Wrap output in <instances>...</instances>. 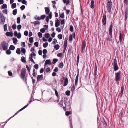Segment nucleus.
Segmentation results:
<instances>
[{"label": "nucleus", "instance_id": "f257e3e1", "mask_svg": "<svg viewBox=\"0 0 128 128\" xmlns=\"http://www.w3.org/2000/svg\"><path fill=\"white\" fill-rule=\"evenodd\" d=\"M8 43L5 41H3L0 45V49L4 50H7L8 48Z\"/></svg>", "mask_w": 128, "mask_h": 128}, {"label": "nucleus", "instance_id": "f03ea898", "mask_svg": "<svg viewBox=\"0 0 128 128\" xmlns=\"http://www.w3.org/2000/svg\"><path fill=\"white\" fill-rule=\"evenodd\" d=\"M112 3L111 2V0H108L107 9L109 13L111 12L112 7Z\"/></svg>", "mask_w": 128, "mask_h": 128}, {"label": "nucleus", "instance_id": "7ed1b4c3", "mask_svg": "<svg viewBox=\"0 0 128 128\" xmlns=\"http://www.w3.org/2000/svg\"><path fill=\"white\" fill-rule=\"evenodd\" d=\"M115 74V79L116 82H119L122 76L121 75L120 72H118L116 73Z\"/></svg>", "mask_w": 128, "mask_h": 128}, {"label": "nucleus", "instance_id": "20e7f679", "mask_svg": "<svg viewBox=\"0 0 128 128\" xmlns=\"http://www.w3.org/2000/svg\"><path fill=\"white\" fill-rule=\"evenodd\" d=\"M0 20H1L0 24L2 25L4 24L5 22L6 19L3 14L2 13H0Z\"/></svg>", "mask_w": 128, "mask_h": 128}, {"label": "nucleus", "instance_id": "39448f33", "mask_svg": "<svg viewBox=\"0 0 128 128\" xmlns=\"http://www.w3.org/2000/svg\"><path fill=\"white\" fill-rule=\"evenodd\" d=\"M26 72V70L25 68H23L21 70L20 77L23 80H24Z\"/></svg>", "mask_w": 128, "mask_h": 128}, {"label": "nucleus", "instance_id": "423d86ee", "mask_svg": "<svg viewBox=\"0 0 128 128\" xmlns=\"http://www.w3.org/2000/svg\"><path fill=\"white\" fill-rule=\"evenodd\" d=\"M114 70V71H117L119 69V67L117 63V61L116 59H114L113 62Z\"/></svg>", "mask_w": 128, "mask_h": 128}, {"label": "nucleus", "instance_id": "0eeeda50", "mask_svg": "<svg viewBox=\"0 0 128 128\" xmlns=\"http://www.w3.org/2000/svg\"><path fill=\"white\" fill-rule=\"evenodd\" d=\"M102 23L105 26L106 24V16L105 14L104 15L102 19Z\"/></svg>", "mask_w": 128, "mask_h": 128}, {"label": "nucleus", "instance_id": "6e6552de", "mask_svg": "<svg viewBox=\"0 0 128 128\" xmlns=\"http://www.w3.org/2000/svg\"><path fill=\"white\" fill-rule=\"evenodd\" d=\"M113 28V25L112 24H111L110 27V28L109 31V33L110 35L111 38H112V29Z\"/></svg>", "mask_w": 128, "mask_h": 128}, {"label": "nucleus", "instance_id": "1a4fd4ad", "mask_svg": "<svg viewBox=\"0 0 128 128\" xmlns=\"http://www.w3.org/2000/svg\"><path fill=\"white\" fill-rule=\"evenodd\" d=\"M63 79L64 80V86H66L68 85V78L66 77H64Z\"/></svg>", "mask_w": 128, "mask_h": 128}, {"label": "nucleus", "instance_id": "9d476101", "mask_svg": "<svg viewBox=\"0 0 128 128\" xmlns=\"http://www.w3.org/2000/svg\"><path fill=\"white\" fill-rule=\"evenodd\" d=\"M86 46V43L85 42H83L82 43V52L83 53L84 52L85 47Z\"/></svg>", "mask_w": 128, "mask_h": 128}, {"label": "nucleus", "instance_id": "9b49d317", "mask_svg": "<svg viewBox=\"0 0 128 128\" xmlns=\"http://www.w3.org/2000/svg\"><path fill=\"white\" fill-rule=\"evenodd\" d=\"M43 76L42 75L40 76L38 75V76L37 80L38 82H40L41 80H44Z\"/></svg>", "mask_w": 128, "mask_h": 128}, {"label": "nucleus", "instance_id": "f8f14e48", "mask_svg": "<svg viewBox=\"0 0 128 128\" xmlns=\"http://www.w3.org/2000/svg\"><path fill=\"white\" fill-rule=\"evenodd\" d=\"M60 21L58 19H56V21L55 26L56 27H58L60 25Z\"/></svg>", "mask_w": 128, "mask_h": 128}, {"label": "nucleus", "instance_id": "ddd939ff", "mask_svg": "<svg viewBox=\"0 0 128 128\" xmlns=\"http://www.w3.org/2000/svg\"><path fill=\"white\" fill-rule=\"evenodd\" d=\"M46 14L47 15H48L50 11L49 8L48 7H46L45 8Z\"/></svg>", "mask_w": 128, "mask_h": 128}, {"label": "nucleus", "instance_id": "4468645a", "mask_svg": "<svg viewBox=\"0 0 128 128\" xmlns=\"http://www.w3.org/2000/svg\"><path fill=\"white\" fill-rule=\"evenodd\" d=\"M29 104H28L26 106H24V107H23L17 113H16L15 114V115H17L20 112L22 111L24 109H25L26 108V107H27L29 105Z\"/></svg>", "mask_w": 128, "mask_h": 128}, {"label": "nucleus", "instance_id": "2eb2a0df", "mask_svg": "<svg viewBox=\"0 0 128 128\" xmlns=\"http://www.w3.org/2000/svg\"><path fill=\"white\" fill-rule=\"evenodd\" d=\"M51 62L50 60H47L45 62V65L48 64L50 65L51 64Z\"/></svg>", "mask_w": 128, "mask_h": 128}, {"label": "nucleus", "instance_id": "dca6fc26", "mask_svg": "<svg viewBox=\"0 0 128 128\" xmlns=\"http://www.w3.org/2000/svg\"><path fill=\"white\" fill-rule=\"evenodd\" d=\"M90 7L92 9L94 8V2L93 0L91 1Z\"/></svg>", "mask_w": 128, "mask_h": 128}, {"label": "nucleus", "instance_id": "f3484780", "mask_svg": "<svg viewBox=\"0 0 128 128\" xmlns=\"http://www.w3.org/2000/svg\"><path fill=\"white\" fill-rule=\"evenodd\" d=\"M124 89V87L122 86L121 88V92L120 94V97H122L123 94V91Z\"/></svg>", "mask_w": 128, "mask_h": 128}, {"label": "nucleus", "instance_id": "a211bd4d", "mask_svg": "<svg viewBox=\"0 0 128 128\" xmlns=\"http://www.w3.org/2000/svg\"><path fill=\"white\" fill-rule=\"evenodd\" d=\"M97 65L96 64H95V69L94 70V74L96 76L97 75Z\"/></svg>", "mask_w": 128, "mask_h": 128}, {"label": "nucleus", "instance_id": "6ab92c4d", "mask_svg": "<svg viewBox=\"0 0 128 128\" xmlns=\"http://www.w3.org/2000/svg\"><path fill=\"white\" fill-rule=\"evenodd\" d=\"M6 35L8 36H10L11 37H12L13 36V34L11 33L10 32H8L6 33Z\"/></svg>", "mask_w": 128, "mask_h": 128}, {"label": "nucleus", "instance_id": "aec40b11", "mask_svg": "<svg viewBox=\"0 0 128 128\" xmlns=\"http://www.w3.org/2000/svg\"><path fill=\"white\" fill-rule=\"evenodd\" d=\"M34 25L35 26L37 25H39L40 24V22L38 21H36L34 22Z\"/></svg>", "mask_w": 128, "mask_h": 128}, {"label": "nucleus", "instance_id": "412c9836", "mask_svg": "<svg viewBox=\"0 0 128 128\" xmlns=\"http://www.w3.org/2000/svg\"><path fill=\"white\" fill-rule=\"evenodd\" d=\"M128 8H126L125 11V16H128Z\"/></svg>", "mask_w": 128, "mask_h": 128}, {"label": "nucleus", "instance_id": "4be33fe9", "mask_svg": "<svg viewBox=\"0 0 128 128\" xmlns=\"http://www.w3.org/2000/svg\"><path fill=\"white\" fill-rule=\"evenodd\" d=\"M120 32V36H119V38L120 42V43H122V36L121 32Z\"/></svg>", "mask_w": 128, "mask_h": 128}, {"label": "nucleus", "instance_id": "5701e85b", "mask_svg": "<svg viewBox=\"0 0 128 128\" xmlns=\"http://www.w3.org/2000/svg\"><path fill=\"white\" fill-rule=\"evenodd\" d=\"M21 52L24 54H25L26 52V51L25 48H21Z\"/></svg>", "mask_w": 128, "mask_h": 128}, {"label": "nucleus", "instance_id": "b1692460", "mask_svg": "<svg viewBox=\"0 0 128 128\" xmlns=\"http://www.w3.org/2000/svg\"><path fill=\"white\" fill-rule=\"evenodd\" d=\"M64 103L65 104L66 107H68L70 106L69 103L68 102H67L66 101H64Z\"/></svg>", "mask_w": 128, "mask_h": 128}, {"label": "nucleus", "instance_id": "393cba45", "mask_svg": "<svg viewBox=\"0 0 128 128\" xmlns=\"http://www.w3.org/2000/svg\"><path fill=\"white\" fill-rule=\"evenodd\" d=\"M64 66V64L62 62L60 63L59 65L58 66V67L60 68H62Z\"/></svg>", "mask_w": 128, "mask_h": 128}, {"label": "nucleus", "instance_id": "a878e982", "mask_svg": "<svg viewBox=\"0 0 128 128\" xmlns=\"http://www.w3.org/2000/svg\"><path fill=\"white\" fill-rule=\"evenodd\" d=\"M52 89L55 91V93L56 96L57 97H58V91L57 90L55 89L54 88H52Z\"/></svg>", "mask_w": 128, "mask_h": 128}, {"label": "nucleus", "instance_id": "bb28decb", "mask_svg": "<svg viewBox=\"0 0 128 128\" xmlns=\"http://www.w3.org/2000/svg\"><path fill=\"white\" fill-rule=\"evenodd\" d=\"M21 61L24 62H26V61L24 57L22 56L21 60Z\"/></svg>", "mask_w": 128, "mask_h": 128}, {"label": "nucleus", "instance_id": "cd10ccee", "mask_svg": "<svg viewBox=\"0 0 128 128\" xmlns=\"http://www.w3.org/2000/svg\"><path fill=\"white\" fill-rule=\"evenodd\" d=\"M16 53L18 54H20L21 53L20 49V48H18L17 49L16 51Z\"/></svg>", "mask_w": 128, "mask_h": 128}, {"label": "nucleus", "instance_id": "c85d7f7f", "mask_svg": "<svg viewBox=\"0 0 128 128\" xmlns=\"http://www.w3.org/2000/svg\"><path fill=\"white\" fill-rule=\"evenodd\" d=\"M16 4L14 3L12 4V9H14L16 8Z\"/></svg>", "mask_w": 128, "mask_h": 128}, {"label": "nucleus", "instance_id": "c756f323", "mask_svg": "<svg viewBox=\"0 0 128 128\" xmlns=\"http://www.w3.org/2000/svg\"><path fill=\"white\" fill-rule=\"evenodd\" d=\"M29 59L30 60V61H31L32 62L34 63V64H35V63L32 58V56H30V57L29 56Z\"/></svg>", "mask_w": 128, "mask_h": 128}, {"label": "nucleus", "instance_id": "7c9ffc66", "mask_svg": "<svg viewBox=\"0 0 128 128\" xmlns=\"http://www.w3.org/2000/svg\"><path fill=\"white\" fill-rule=\"evenodd\" d=\"M15 48V46L13 45H11L10 47V50H14Z\"/></svg>", "mask_w": 128, "mask_h": 128}, {"label": "nucleus", "instance_id": "2f4dec72", "mask_svg": "<svg viewBox=\"0 0 128 128\" xmlns=\"http://www.w3.org/2000/svg\"><path fill=\"white\" fill-rule=\"evenodd\" d=\"M54 48L56 49V50H58L59 48V46L58 44H56V45L54 46Z\"/></svg>", "mask_w": 128, "mask_h": 128}, {"label": "nucleus", "instance_id": "473e14b6", "mask_svg": "<svg viewBox=\"0 0 128 128\" xmlns=\"http://www.w3.org/2000/svg\"><path fill=\"white\" fill-rule=\"evenodd\" d=\"M13 41L14 44H16L17 40L16 38H14L13 39Z\"/></svg>", "mask_w": 128, "mask_h": 128}, {"label": "nucleus", "instance_id": "72a5a7b5", "mask_svg": "<svg viewBox=\"0 0 128 128\" xmlns=\"http://www.w3.org/2000/svg\"><path fill=\"white\" fill-rule=\"evenodd\" d=\"M17 10L16 9L13 10V14L14 16L16 15L17 13Z\"/></svg>", "mask_w": 128, "mask_h": 128}, {"label": "nucleus", "instance_id": "f704fd0d", "mask_svg": "<svg viewBox=\"0 0 128 128\" xmlns=\"http://www.w3.org/2000/svg\"><path fill=\"white\" fill-rule=\"evenodd\" d=\"M48 45V42H46L43 45V47L44 48H46Z\"/></svg>", "mask_w": 128, "mask_h": 128}, {"label": "nucleus", "instance_id": "c9c22d12", "mask_svg": "<svg viewBox=\"0 0 128 128\" xmlns=\"http://www.w3.org/2000/svg\"><path fill=\"white\" fill-rule=\"evenodd\" d=\"M58 60L57 59L54 58L53 60V63L54 64H56Z\"/></svg>", "mask_w": 128, "mask_h": 128}, {"label": "nucleus", "instance_id": "e433bc0d", "mask_svg": "<svg viewBox=\"0 0 128 128\" xmlns=\"http://www.w3.org/2000/svg\"><path fill=\"white\" fill-rule=\"evenodd\" d=\"M70 92L69 90H68L66 92V94L67 96H70Z\"/></svg>", "mask_w": 128, "mask_h": 128}, {"label": "nucleus", "instance_id": "4c0bfd02", "mask_svg": "<svg viewBox=\"0 0 128 128\" xmlns=\"http://www.w3.org/2000/svg\"><path fill=\"white\" fill-rule=\"evenodd\" d=\"M7 7V6L6 4H4L3 5L2 7V9H4L6 8Z\"/></svg>", "mask_w": 128, "mask_h": 128}, {"label": "nucleus", "instance_id": "58836bf2", "mask_svg": "<svg viewBox=\"0 0 128 128\" xmlns=\"http://www.w3.org/2000/svg\"><path fill=\"white\" fill-rule=\"evenodd\" d=\"M22 28V26L21 25L19 24L17 28L18 30V31H20V29Z\"/></svg>", "mask_w": 128, "mask_h": 128}, {"label": "nucleus", "instance_id": "ea45409f", "mask_svg": "<svg viewBox=\"0 0 128 128\" xmlns=\"http://www.w3.org/2000/svg\"><path fill=\"white\" fill-rule=\"evenodd\" d=\"M58 38L60 40H61L62 38V34H60L58 35Z\"/></svg>", "mask_w": 128, "mask_h": 128}, {"label": "nucleus", "instance_id": "a19ab883", "mask_svg": "<svg viewBox=\"0 0 128 128\" xmlns=\"http://www.w3.org/2000/svg\"><path fill=\"white\" fill-rule=\"evenodd\" d=\"M72 114L71 112L70 111L66 112V114L67 116H69L70 115Z\"/></svg>", "mask_w": 128, "mask_h": 128}, {"label": "nucleus", "instance_id": "79ce46f5", "mask_svg": "<svg viewBox=\"0 0 128 128\" xmlns=\"http://www.w3.org/2000/svg\"><path fill=\"white\" fill-rule=\"evenodd\" d=\"M38 34L39 38H41L42 37V34L41 33L39 32L38 33Z\"/></svg>", "mask_w": 128, "mask_h": 128}, {"label": "nucleus", "instance_id": "37998d69", "mask_svg": "<svg viewBox=\"0 0 128 128\" xmlns=\"http://www.w3.org/2000/svg\"><path fill=\"white\" fill-rule=\"evenodd\" d=\"M21 36H22L21 33L20 32H19L18 34V35L16 37L20 39L21 38Z\"/></svg>", "mask_w": 128, "mask_h": 128}, {"label": "nucleus", "instance_id": "c03bdc74", "mask_svg": "<svg viewBox=\"0 0 128 128\" xmlns=\"http://www.w3.org/2000/svg\"><path fill=\"white\" fill-rule=\"evenodd\" d=\"M59 104L60 107H62L63 106V100H61L59 103Z\"/></svg>", "mask_w": 128, "mask_h": 128}, {"label": "nucleus", "instance_id": "a18cd8bd", "mask_svg": "<svg viewBox=\"0 0 128 128\" xmlns=\"http://www.w3.org/2000/svg\"><path fill=\"white\" fill-rule=\"evenodd\" d=\"M7 26L6 24H5L4 26V30L6 32L7 30Z\"/></svg>", "mask_w": 128, "mask_h": 128}, {"label": "nucleus", "instance_id": "49530a36", "mask_svg": "<svg viewBox=\"0 0 128 128\" xmlns=\"http://www.w3.org/2000/svg\"><path fill=\"white\" fill-rule=\"evenodd\" d=\"M12 28L13 30H15L16 28H17L16 25L15 24H13V25H12Z\"/></svg>", "mask_w": 128, "mask_h": 128}, {"label": "nucleus", "instance_id": "de8ad7c7", "mask_svg": "<svg viewBox=\"0 0 128 128\" xmlns=\"http://www.w3.org/2000/svg\"><path fill=\"white\" fill-rule=\"evenodd\" d=\"M20 17H18L17 18V22L18 24H20Z\"/></svg>", "mask_w": 128, "mask_h": 128}, {"label": "nucleus", "instance_id": "09e8293b", "mask_svg": "<svg viewBox=\"0 0 128 128\" xmlns=\"http://www.w3.org/2000/svg\"><path fill=\"white\" fill-rule=\"evenodd\" d=\"M38 65L37 64H35L34 66V68L36 70H38Z\"/></svg>", "mask_w": 128, "mask_h": 128}, {"label": "nucleus", "instance_id": "8fccbe9b", "mask_svg": "<svg viewBox=\"0 0 128 128\" xmlns=\"http://www.w3.org/2000/svg\"><path fill=\"white\" fill-rule=\"evenodd\" d=\"M46 17V16L45 14L43 15L40 17L41 19L44 20Z\"/></svg>", "mask_w": 128, "mask_h": 128}, {"label": "nucleus", "instance_id": "3c124183", "mask_svg": "<svg viewBox=\"0 0 128 128\" xmlns=\"http://www.w3.org/2000/svg\"><path fill=\"white\" fill-rule=\"evenodd\" d=\"M6 53L8 55H10L11 53V51L10 50H7L6 52Z\"/></svg>", "mask_w": 128, "mask_h": 128}, {"label": "nucleus", "instance_id": "603ef678", "mask_svg": "<svg viewBox=\"0 0 128 128\" xmlns=\"http://www.w3.org/2000/svg\"><path fill=\"white\" fill-rule=\"evenodd\" d=\"M34 38L33 37H31L29 38V41L30 43H32L33 40Z\"/></svg>", "mask_w": 128, "mask_h": 128}, {"label": "nucleus", "instance_id": "864d4df0", "mask_svg": "<svg viewBox=\"0 0 128 128\" xmlns=\"http://www.w3.org/2000/svg\"><path fill=\"white\" fill-rule=\"evenodd\" d=\"M26 68L29 72H30L31 70V67H28V66H26Z\"/></svg>", "mask_w": 128, "mask_h": 128}, {"label": "nucleus", "instance_id": "5fc2aeb1", "mask_svg": "<svg viewBox=\"0 0 128 128\" xmlns=\"http://www.w3.org/2000/svg\"><path fill=\"white\" fill-rule=\"evenodd\" d=\"M63 56V54L62 53H60L58 54L57 55V56L60 58H61Z\"/></svg>", "mask_w": 128, "mask_h": 128}, {"label": "nucleus", "instance_id": "6e6d98bb", "mask_svg": "<svg viewBox=\"0 0 128 128\" xmlns=\"http://www.w3.org/2000/svg\"><path fill=\"white\" fill-rule=\"evenodd\" d=\"M79 59H80V56H79V54H78V56H77V65H78V63H79Z\"/></svg>", "mask_w": 128, "mask_h": 128}, {"label": "nucleus", "instance_id": "4d7b16f0", "mask_svg": "<svg viewBox=\"0 0 128 128\" xmlns=\"http://www.w3.org/2000/svg\"><path fill=\"white\" fill-rule=\"evenodd\" d=\"M73 30L74 28L73 26H71L70 28V30L71 32H73Z\"/></svg>", "mask_w": 128, "mask_h": 128}, {"label": "nucleus", "instance_id": "13d9d810", "mask_svg": "<svg viewBox=\"0 0 128 128\" xmlns=\"http://www.w3.org/2000/svg\"><path fill=\"white\" fill-rule=\"evenodd\" d=\"M45 36L46 38H48L50 36V34L48 33H47L45 34Z\"/></svg>", "mask_w": 128, "mask_h": 128}, {"label": "nucleus", "instance_id": "bf43d9fd", "mask_svg": "<svg viewBox=\"0 0 128 128\" xmlns=\"http://www.w3.org/2000/svg\"><path fill=\"white\" fill-rule=\"evenodd\" d=\"M25 6L24 5H22L20 7V9L22 10H23L25 8Z\"/></svg>", "mask_w": 128, "mask_h": 128}, {"label": "nucleus", "instance_id": "052dcab7", "mask_svg": "<svg viewBox=\"0 0 128 128\" xmlns=\"http://www.w3.org/2000/svg\"><path fill=\"white\" fill-rule=\"evenodd\" d=\"M60 17L62 18H64V13L63 12L62 14L60 16Z\"/></svg>", "mask_w": 128, "mask_h": 128}, {"label": "nucleus", "instance_id": "680f3d73", "mask_svg": "<svg viewBox=\"0 0 128 128\" xmlns=\"http://www.w3.org/2000/svg\"><path fill=\"white\" fill-rule=\"evenodd\" d=\"M45 30L44 28H42L40 29V31L42 33H44L45 32Z\"/></svg>", "mask_w": 128, "mask_h": 128}, {"label": "nucleus", "instance_id": "e2e57ef3", "mask_svg": "<svg viewBox=\"0 0 128 128\" xmlns=\"http://www.w3.org/2000/svg\"><path fill=\"white\" fill-rule=\"evenodd\" d=\"M75 89V88L74 87V85L72 88L71 89V91H72V92H74Z\"/></svg>", "mask_w": 128, "mask_h": 128}, {"label": "nucleus", "instance_id": "0e129e2a", "mask_svg": "<svg viewBox=\"0 0 128 128\" xmlns=\"http://www.w3.org/2000/svg\"><path fill=\"white\" fill-rule=\"evenodd\" d=\"M73 38L72 36V35H70L69 36V40L70 41H72V40Z\"/></svg>", "mask_w": 128, "mask_h": 128}, {"label": "nucleus", "instance_id": "69168bd1", "mask_svg": "<svg viewBox=\"0 0 128 128\" xmlns=\"http://www.w3.org/2000/svg\"><path fill=\"white\" fill-rule=\"evenodd\" d=\"M28 34V32L27 31H26L24 32V34L26 36H27Z\"/></svg>", "mask_w": 128, "mask_h": 128}, {"label": "nucleus", "instance_id": "338daca9", "mask_svg": "<svg viewBox=\"0 0 128 128\" xmlns=\"http://www.w3.org/2000/svg\"><path fill=\"white\" fill-rule=\"evenodd\" d=\"M21 45L23 47H25L26 46V44L25 42H22L21 43Z\"/></svg>", "mask_w": 128, "mask_h": 128}, {"label": "nucleus", "instance_id": "774afa93", "mask_svg": "<svg viewBox=\"0 0 128 128\" xmlns=\"http://www.w3.org/2000/svg\"><path fill=\"white\" fill-rule=\"evenodd\" d=\"M47 50L46 49H44L43 51V53L44 54H46L47 53Z\"/></svg>", "mask_w": 128, "mask_h": 128}]
</instances>
